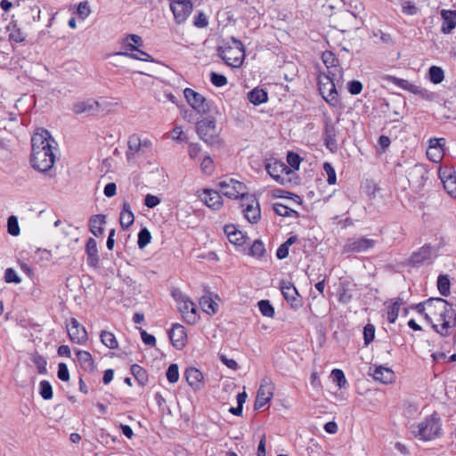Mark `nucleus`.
Returning a JSON list of instances; mask_svg holds the SVG:
<instances>
[{
  "instance_id": "nucleus-58",
  "label": "nucleus",
  "mask_w": 456,
  "mask_h": 456,
  "mask_svg": "<svg viewBox=\"0 0 456 456\" xmlns=\"http://www.w3.org/2000/svg\"><path fill=\"white\" fill-rule=\"evenodd\" d=\"M273 196L276 198H288L293 200L295 202L301 204L302 199L297 194L287 191L284 190L277 189L273 191Z\"/></svg>"
},
{
  "instance_id": "nucleus-41",
  "label": "nucleus",
  "mask_w": 456,
  "mask_h": 456,
  "mask_svg": "<svg viewBox=\"0 0 456 456\" xmlns=\"http://www.w3.org/2000/svg\"><path fill=\"white\" fill-rule=\"evenodd\" d=\"M435 303L439 304V305H444V304L449 305V302L445 299H443L441 297H431L424 302L417 304L414 306V309H416L417 312L419 313L420 314H425V305H427L428 307H431V305Z\"/></svg>"
},
{
  "instance_id": "nucleus-63",
  "label": "nucleus",
  "mask_w": 456,
  "mask_h": 456,
  "mask_svg": "<svg viewBox=\"0 0 456 456\" xmlns=\"http://www.w3.org/2000/svg\"><path fill=\"white\" fill-rule=\"evenodd\" d=\"M91 13V9L87 1L80 2L77 8V14L82 20L86 19Z\"/></svg>"
},
{
  "instance_id": "nucleus-60",
  "label": "nucleus",
  "mask_w": 456,
  "mask_h": 456,
  "mask_svg": "<svg viewBox=\"0 0 456 456\" xmlns=\"http://www.w3.org/2000/svg\"><path fill=\"white\" fill-rule=\"evenodd\" d=\"M375 338V326L368 323L363 328L364 345H370Z\"/></svg>"
},
{
  "instance_id": "nucleus-24",
  "label": "nucleus",
  "mask_w": 456,
  "mask_h": 456,
  "mask_svg": "<svg viewBox=\"0 0 456 456\" xmlns=\"http://www.w3.org/2000/svg\"><path fill=\"white\" fill-rule=\"evenodd\" d=\"M445 144L444 138H434L430 140V146L427 151L428 158L433 161L437 162L442 158V150Z\"/></svg>"
},
{
  "instance_id": "nucleus-9",
  "label": "nucleus",
  "mask_w": 456,
  "mask_h": 456,
  "mask_svg": "<svg viewBox=\"0 0 456 456\" xmlns=\"http://www.w3.org/2000/svg\"><path fill=\"white\" fill-rule=\"evenodd\" d=\"M170 9L176 23H183L192 11L191 0H172Z\"/></svg>"
},
{
  "instance_id": "nucleus-53",
  "label": "nucleus",
  "mask_w": 456,
  "mask_h": 456,
  "mask_svg": "<svg viewBox=\"0 0 456 456\" xmlns=\"http://www.w3.org/2000/svg\"><path fill=\"white\" fill-rule=\"evenodd\" d=\"M330 376H331L333 381L337 383V385L338 386L339 388L345 387L346 385L347 384L346 376L342 370L334 369L331 371Z\"/></svg>"
},
{
  "instance_id": "nucleus-55",
  "label": "nucleus",
  "mask_w": 456,
  "mask_h": 456,
  "mask_svg": "<svg viewBox=\"0 0 456 456\" xmlns=\"http://www.w3.org/2000/svg\"><path fill=\"white\" fill-rule=\"evenodd\" d=\"M215 164L209 156H205L201 160V173L206 175H211L215 171Z\"/></svg>"
},
{
  "instance_id": "nucleus-46",
  "label": "nucleus",
  "mask_w": 456,
  "mask_h": 456,
  "mask_svg": "<svg viewBox=\"0 0 456 456\" xmlns=\"http://www.w3.org/2000/svg\"><path fill=\"white\" fill-rule=\"evenodd\" d=\"M151 240V234L146 227H142L138 232L137 245L140 249L144 248Z\"/></svg>"
},
{
  "instance_id": "nucleus-35",
  "label": "nucleus",
  "mask_w": 456,
  "mask_h": 456,
  "mask_svg": "<svg viewBox=\"0 0 456 456\" xmlns=\"http://www.w3.org/2000/svg\"><path fill=\"white\" fill-rule=\"evenodd\" d=\"M130 371L140 386L144 387L148 383L147 371L139 364H132Z\"/></svg>"
},
{
  "instance_id": "nucleus-30",
  "label": "nucleus",
  "mask_w": 456,
  "mask_h": 456,
  "mask_svg": "<svg viewBox=\"0 0 456 456\" xmlns=\"http://www.w3.org/2000/svg\"><path fill=\"white\" fill-rule=\"evenodd\" d=\"M334 73L329 71L327 76H324V79L327 80L328 94L324 95L323 99L331 106H336L338 103V91L333 82Z\"/></svg>"
},
{
  "instance_id": "nucleus-33",
  "label": "nucleus",
  "mask_w": 456,
  "mask_h": 456,
  "mask_svg": "<svg viewBox=\"0 0 456 456\" xmlns=\"http://www.w3.org/2000/svg\"><path fill=\"white\" fill-rule=\"evenodd\" d=\"M248 101L254 105L257 106L268 100V94L263 88L256 87L248 93Z\"/></svg>"
},
{
  "instance_id": "nucleus-31",
  "label": "nucleus",
  "mask_w": 456,
  "mask_h": 456,
  "mask_svg": "<svg viewBox=\"0 0 456 456\" xmlns=\"http://www.w3.org/2000/svg\"><path fill=\"white\" fill-rule=\"evenodd\" d=\"M203 192L206 195L204 199V203L209 208L216 210L219 209L223 206L222 196L219 194L218 191L209 189H204Z\"/></svg>"
},
{
  "instance_id": "nucleus-64",
  "label": "nucleus",
  "mask_w": 456,
  "mask_h": 456,
  "mask_svg": "<svg viewBox=\"0 0 456 456\" xmlns=\"http://www.w3.org/2000/svg\"><path fill=\"white\" fill-rule=\"evenodd\" d=\"M443 184L448 194L452 198H456V176L444 181Z\"/></svg>"
},
{
  "instance_id": "nucleus-16",
  "label": "nucleus",
  "mask_w": 456,
  "mask_h": 456,
  "mask_svg": "<svg viewBox=\"0 0 456 456\" xmlns=\"http://www.w3.org/2000/svg\"><path fill=\"white\" fill-rule=\"evenodd\" d=\"M86 264L93 269L100 267V256L95 239L90 237L86 243Z\"/></svg>"
},
{
  "instance_id": "nucleus-15",
  "label": "nucleus",
  "mask_w": 456,
  "mask_h": 456,
  "mask_svg": "<svg viewBox=\"0 0 456 456\" xmlns=\"http://www.w3.org/2000/svg\"><path fill=\"white\" fill-rule=\"evenodd\" d=\"M101 108L98 101L89 98L85 101L77 102L72 106L75 114L96 115Z\"/></svg>"
},
{
  "instance_id": "nucleus-47",
  "label": "nucleus",
  "mask_w": 456,
  "mask_h": 456,
  "mask_svg": "<svg viewBox=\"0 0 456 456\" xmlns=\"http://www.w3.org/2000/svg\"><path fill=\"white\" fill-rule=\"evenodd\" d=\"M32 362L36 365L39 374H47V361L43 355L36 353L32 358Z\"/></svg>"
},
{
  "instance_id": "nucleus-20",
  "label": "nucleus",
  "mask_w": 456,
  "mask_h": 456,
  "mask_svg": "<svg viewBox=\"0 0 456 456\" xmlns=\"http://www.w3.org/2000/svg\"><path fill=\"white\" fill-rule=\"evenodd\" d=\"M371 375L376 381L382 384H391L395 379V372L390 368L382 365L375 366Z\"/></svg>"
},
{
  "instance_id": "nucleus-26",
  "label": "nucleus",
  "mask_w": 456,
  "mask_h": 456,
  "mask_svg": "<svg viewBox=\"0 0 456 456\" xmlns=\"http://www.w3.org/2000/svg\"><path fill=\"white\" fill-rule=\"evenodd\" d=\"M134 222V215L131 209V205L124 201L119 214V224L123 230H127Z\"/></svg>"
},
{
  "instance_id": "nucleus-10",
  "label": "nucleus",
  "mask_w": 456,
  "mask_h": 456,
  "mask_svg": "<svg viewBox=\"0 0 456 456\" xmlns=\"http://www.w3.org/2000/svg\"><path fill=\"white\" fill-rule=\"evenodd\" d=\"M273 385L270 379L264 378L257 390L254 408L258 410L265 405L273 397Z\"/></svg>"
},
{
  "instance_id": "nucleus-61",
  "label": "nucleus",
  "mask_w": 456,
  "mask_h": 456,
  "mask_svg": "<svg viewBox=\"0 0 456 456\" xmlns=\"http://www.w3.org/2000/svg\"><path fill=\"white\" fill-rule=\"evenodd\" d=\"M409 92H411L414 94L419 95L422 99H426V100H429V101L433 99V95L429 91H428L427 89L422 88L420 86H418L416 85H413V84H411L410 86Z\"/></svg>"
},
{
  "instance_id": "nucleus-29",
  "label": "nucleus",
  "mask_w": 456,
  "mask_h": 456,
  "mask_svg": "<svg viewBox=\"0 0 456 456\" xmlns=\"http://www.w3.org/2000/svg\"><path fill=\"white\" fill-rule=\"evenodd\" d=\"M224 232L226 234L229 241L234 245L241 246L246 241V236L233 224L224 225Z\"/></svg>"
},
{
  "instance_id": "nucleus-52",
  "label": "nucleus",
  "mask_w": 456,
  "mask_h": 456,
  "mask_svg": "<svg viewBox=\"0 0 456 456\" xmlns=\"http://www.w3.org/2000/svg\"><path fill=\"white\" fill-rule=\"evenodd\" d=\"M7 232L12 236H18L20 232L18 218L15 216H10L7 219Z\"/></svg>"
},
{
  "instance_id": "nucleus-49",
  "label": "nucleus",
  "mask_w": 456,
  "mask_h": 456,
  "mask_svg": "<svg viewBox=\"0 0 456 456\" xmlns=\"http://www.w3.org/2000/svg\"><path fill=\"white\" fill-rule=\"evenodd\" d=\"M265 254V248L261 240H256L249 248V255L252 256L262 257Z\"/></svg>"
},
{
  "instance_id": "nucleus-18",
  "label": "nucleus",
  "mask_w": 456,
  "mask_h": 456,
  "mask_svg": "<svg viewBox=\"0 0 456 456\" xmlns=\"http://www.w3.org/2000/svg\"><path fill=\"white\" fill-rule=\"evenodd\" d=\"M434 256V248L429 244H426L423 247H421L418 251L412 253L409 259V263L413 266L419 265L425 262L432 260Z\"/></svg>"
},
{
  "instance_id": "nucleus-17",
  "label": "nucleus",
  "mask_w": 456,
  "mask_h": 456,
  "mask_svg": "<svg viewBox=\"0 0 456 456\" xmlns=\"http://www.w3.org/2000/svg\"><path fill=\"white\" fill-rule=\"evenodd\" d=\"M168 338L172 346L177 350H181L185 346L186 333L185 329L179 323H174L172 328L167 331Z\"/></svg>"
},
{
  "instance_id": "nucleus-39",
  "label": "nucleus",
  "mask_w": 456,
  "mask_h": 456,
  "mask_svg": "<svg viewBox=\"0 0 456 456\" xmlns=\"http://www.w3.org/2000/svg\"><path fill=\"white\" fill-rule=\"evenodd\" d=\"M273 211L276 215L281 216H294L297 218L299 216V213L281 203H275L273 205Z\"/></svg>"
},
{
  "instance_id": "nucleus-2",
  "label": "nucleus",
  "mask_w": 456,
  "mask_h": 456,
  "mask_svg": "<svg viewBox=\"0 0 456 456\" xmlns=\"http://www.w3.org/2000/svg\"><path fill=\"white\" fill-rule=\"evenodd\" d=\"M217 55L232 68H240L245 59V47L242 42L234 37L216 48Z\"/></svg>"
},
{
  "instance_id": "nucleus-23",
  "label": "nucleus",
  "mask_w": 456,
  "mask_h": 456,
  "mask_svg": "<svg viewBox=\"0 0 456 456\" xmlns=\"http://www.w3.org/2000/svg\"><path fill=\"white\" fill-rule=\"evenodd\" d=\"M77 359L80 364V367L87 372H94L96 369V365L94 360L93 359L92 354L84 350L77 349L76 350Z\"/></svg>"
},
{
  "instance_id": "nucleus-51",
  "label": "nucleus",
  "mask_w": 456,
  "mask_h": 456,
  "mask_svg": "<svg viewBox=\"0 0 456 456\" xmlns=\"http://www.w3.org/2000/svg\"><path fill=\"white\" fill-rule=\"evenodd\" d=\"M438 175L442 183L445 180L456 177V170L453 166H444L439 168Z\"/></svg>"
},
{
  "instance_id": "nucleus-19",
  "label": "nucleus",
  "mask_w": 456,
  "mask_h": 456,
  "mask_svg": "<svg viewBox=\"0 0 456 456\" xmlns=\"http://www.w3.org/2000/svg\"><path fill=\"white\" fill-rule=\"evenodd\" d=\"M178 309L182 313V314L187 323L193 324L196 322L197 306L188 297L184 301H183L182 303L179 304Z\"/></svg>"
},
{
  "instance_id": "nucleus-59",
  "label": "nucleus",
  "mask_w": 456,
  "mask_h": 456,
  "mask_svg": "<svg viewBox=\"0 0 456 456\" xmlns=\"http://www.w3.org/2000/svg\"><path fill=\"white\" fill-rule=\"evenodd\" d=\"M4 279L6 283L19 284L21 282L20 277L18 275L16 271L12 267H9L5 270Z\"/></svg>"
},
{
  "instance_id": "nucleus-25",
  "label": "nucleus",
  "mask_w": 456,
  "mask_h": 456,
  "mask_svg": "<svg viewBox=\"0 0 456 456\" xmlns=\"http://www.w3.org/2000/svg\"><path fill=\"white\" fill-rule=\"evenodd\" d=\"M251 203H248L243 210L246 219L251 224H256L261 216L259 203L256 199L249 197Z\"/></svg>"
},
{
  "instance_id": "nucleus-34",
  "label": "nucleus",
  "mask_w": 456,
  "mask_h": 456,
  "mask_svg": "<svg viewBox=\"0 0 456 456\" xmlns=\"http://www.w3.org/2000/svg\"><path fill=\"white\" fill-rule=\"evenodd\" d=\"M6 28L10 32L9 33L10 42L22 43L25 41L26 36L21 31V29L18 27L17 22L15 20H12Z\"/></svg>"
},
{
  "instance_id": "nucleus-12",
  "label": "nucleus",
  "mask_w": 456,
  "mask_h": 456,
  "mask_svg": "<svg viewBox=\"0 0 456 456\" xmlns=\"http://www.w3.org/2000/svg\"><path fill=\"white\" fill-rule=\"evenodd\" d=\"M337 130L335 124L329 116L324 117L323 139L325 146L331 151H338V142L336 140Z\"/></svg>"
},
{
  "instance_id": "nucleus-42",
  "label": "nucleus",
  "mask_w": 456,
  "mask_h": 456,
  "mask_svg": "<svg viewBox=\"0 0 456 456\" xmlns=\"http://www.w3.org/2000/svg\"><path fill=\"white\" fill-rule=\"evenodd\" d=\"M118 54L128 57L131 59L142 61H149V62L154 61V59L151 54H149L148 53H146L142 50H140V49H137L135 53H118Z\"/></svg>"
},
{
  "instance_id": "nucleus-45",
  "label": "nucleus",
  "mask_w": 456,
  "mask_h": 456,
  "mask_svg": "<svg viewBox=\"0 0 456 456\" xmlns=\"http://www.w3.org/2000/svg\"><path fill=\"white\" fill-rule=\"evenodd\" d=\"M39 395L44 400H51L53 398V387L48 380L39 382Z\"/></svg>"
},
{
  "instance_id": "nucleus-54",
  "label": "nucleus",
  "mask_w": 456,
  "mask_h": 456,
  "mask_svg": "<svg viewBox=\"0 0 456 456\" xmlns=\"http://www.w3.org/2000/svg\"><path fill=\"white\" fill-rule=\"evenodd\" d=\"M166 377L167 380L174 384L176 383L179 379V368L176 363H171L167 371H166Z\"/></svg>"
},
{
  "instance_id": "nucleus-28",
  "label": "nucleus",
  "mask_w": 456,
  "mask_h": 456,
  "mask_svg": "<svg viewBox=\"0 0 456 456\" xmlns=\"http://www.w3.org/2000/svg\"><path fill=\"white\" fill-rule=\"evenodd\" d=\"M442 27L441 31L444 34H450L456 26V11L442 10Z\"/></svg>"
},
{
  "instance_id": "nucleus-7",
  "label": "nucleus",
  "mask_w": 456,
  "mask_h": 456,
  "mask_svg": "<svg viewBox=\"0 0 456 456\" xmlns=\"http://www.w3.org/2000/svg\"><path fill=\"white\" fill-rule=\"evenodd\" d=\"M220 187L224 195L230 199H249V196L246 192V185L237 180L231 178L228 182H221Z\"/></svg>"
},
{
  "instance_id": "nucleus-22",
  "label": "nucleus",
  "mask_w": 456,
  "mask_h": 456,
  "mask_svg": "<svg viewBox=\"0 0 456 456\" xmlns=\"http://www.w3.org/2000/svg\"><path fill=\"white\" fill-rule=\"evenodd\" d=\"M106 224V216L103 214L93 215L88 220L89 231L95 236L100 237L104 232L103 225Z\"/></svg>"
},
{
  "instance_id": "nucleus-8",
  "label": "nucleus",
  "mask_w": 456,
  "mask_h": 456,
  "mask_svg": "<svg viewBox=\"0 0 456 456\" xmlns=\"http://www.w3.org/2000/svg\"><path fill=\"white\" fill-rule=\"evenodd\" d=\"M53 143L57 145L50 132L45 128H38L31 137V151L54 149Z\"/></svg>"
},
{
  "instance_id": "nucleus-50",
  "label": "nucleus",
  "mask_w": 456,
  "mask_h": 456,
  "mask_svg": "<svg viewBox=\"0 0 456 456\" xmlns=\"http://www.w3.org/2000/svg\"><path fill=\"white\" fill-rule=\"evenodd\" d=\"M322 59L327 69L336 68L338 64V60L335 54L330 51L322 53Z\"/></svg>"
},
{
  "instance_id": "nucleus-38",
  "label": "nucleus",
  "mask_w": 456,
  "mask_h": 456,
  "mask_svg": "<svg viewBox=\"0 0 456 456\" xmlns=\"http://www.w3.org/2000/svg\"><path fill=\"white\" fill-rule=\"evenodd\" d=\"M450 278L447 274H440L437 278V289L440 294L444 297H448L450 295Z\"/></svg>"
},
{
  "instance_id": "nucleus-5",
  "label": "nucleus",
  "mask_w": 456,
  "mask_h": 456,
  "mask_svg": "<svg viewBox=\"0 0 456 456\" xmlns=\"http://www.w3.org/2000/svg\"><path fill=\"white\" fill-rule=\"evenodd\" d=\"M55 162L53 149L31 151L30 164L34 169L46 173L52 169Z\"/></svg>"
},
{
  "instance_id": "nucleus-62",
  "label": "nucleus",
  "mask_w": 456,
  "mask_h": 456,
  "mask_svg": "<svg viewBox=\"0 0 456 456\" xmlns=\"http://www.w3.org/2000/svg\"><path fill=\"white\" fill-rule=\"evenodd\" d=\"M338 301L343 304H348L352 299V294L345 284H341L338 290Z\"/></svg>"
},
{
  "instance_id": "nucleus-56",
  "label": "nucleus",
  "mask_w": 456,
  "mask_h": 456,
  "mask_svg": "<svg viewBox=\"0 0 456 456\" xmlns=\"http://www.w3.org/2000/svg\"><path fill=\"white\" fill-rule=\"evenodd\" d=\"M302 161V158L294 151H289L287 154V162L289 165L292 170H298L300 167V163Z\"/></svg>"
},
{
  "instance_id": "nucleus-40",
  "label": "nucleus",
  "mask_w": 456,
  "mask_h": 456,
  "mask_svg": "<svg viewBox=\"0 0 456 456\" xmlns=\"http://www.w3.org/2000/svg\"><path fill=\"white\" fill-rule=\"evenodd\" d=\"M428 78L435 85L443 82L444 78V72L443 69L435 65L431 66L428 69Z\"/></svg>"
},
{
  "instance_id": "nucleus-4",
  "label": "nucleus",
  "mask_w": 456,
  "mask_h": 456,
  "mask_svg": "<svg viewBox=\"0 0 456 456\" xmlns=\"http://www.w3.org/2000/svg\"><path fill=\"white\" fill-rule=\"evenodd\" d=\"M265 169L270 176L281 185H287L291 183L289 175L293 173V170L284 162L271 159L266 162Z\"/></svg>"
},
{
  "instance_id": "nucleus-1",
  "label": "nucleus",
  "mask_w": 456,
  "mask_h": 456,
  "mask_svg": "<svg viewBox=\"0 0 456 456\" xmlns=\"http://www.w3.org/2000/svg\"><path fill=\"white\" fill-rule=\"evenodd\" d=\"M217 114L216 108H211L206 99L201 96V140L210 146H219L222 143L219 129L216 127Z\"/></svg>"
},
{
  "instance_id": "nucleus-27",
  "label": "nucleus",
  "mask_w": 456,
  "mask_h": 456,
  "mask_svg": "<svg viewBox=\"0 0 456 456\" xmlns=\"http://www.w3.org/2000/svg\"><path fill=\"white\" fill-rule=\"evenodd\" d=\"M205 294L201 296V311L204 313L212 315L218 312L219 305L213 298L212 293L204 289Z\"/></svg>"
},
{
  "instance_id": "nucleus-43",
  "label": "nucleus",
  "mask_w": 456,
  "mask_h": 456,
  "mask_svg": "<svg viewBox=\"0 0 456 456\" xmlns=\"http://www.w3.org/2000/svg\"><path fill=\"white\" fill-rule=\"evenodd\" d=\"M401 305H403V299L398 297L391 305L388 306L387 320L390 323H394L397 319Z\"/></svg>"
},
{
  "instance_id": "nucleus-37",
  "label": "nucleus",
  "mask_w": 456,
  "mask_h": 456,
  "mask_svg": "<svg viewBox=\"0 0 456 456\" xmlns=\"http://www.w3.org/2000/svg\"><path fill=\"white\" fill-rule=\"evenodd\" d=\"M102 343L110 349H117L118 342L113 333L102 330L100 335Z\"/></svg>"
},
{
  "instance_id": "nucleus-48",
  "label": "nucleus",
  "mask_w": 456,
  "mask_h": 456,
  "mask_svg": "<svg viewBox=\"0 0 456 456\" xmlns=\"http://www.w3.org/2000/svg\"><path fill=\"white\" fill-rule=\"evenodd\" d=\"M209 80L211 84L216 87L224 86L228 83L227 77L224 75L215 71L210 72Z\"/></svg>"
},
{
  "instance_id": "nucleus-3",
  "label": "nucleus",
  "mask_w": 456,
  "mask_h": 456,
  "mask_svg": "<svg viewBox=\"0 0 456 456\" xmlns=\"http://www.w3.org/2000/svg\"><path fill=\"white\" fill-rule=\"evenodd\" d=\"M442 434L441 419L437 412H434L425 421L418 425L417 435L421 439L428 441L433 440Z\"/></svg>"
},
{
  "instance_id": "nucleus-11",
  "label": "nucleus",
  "mask_w": 456,
  "mask_h": 456,
  "mask_svg": "<svg viewBox=\"0 0 456 456\" xmlns=\"http://www.w3.org/2000/svg\"><path fill=\"white\" fill-rule=\"evenodd\" d=\"M376 245V240L367 239L365 237L358 239H349L344 246L343 252L345 253H362Z\"/></svg>"
},
{
  "instance_id": "nucleus-57",
  "label": "nucleus",
  "mask_w": 456,
  "mask_h": 456,
  "mask_svg": "<svg viewBox=\"0 0 456 456\" xmlns=\"http://www.w3.org/2000/svg\"><path fill=\"white\" fill-rule=\"evenodd\" d=\"M183 94L189 105L200 104V93H197L191 88H185Z\"/></svg>"
},
{
  "instance_id": "nucleus-36",
  "label": "nucleus",
  "mask_w": 456,
  "mask_h": 456,
  "mask_svg": "<svg viewBox=\"0 0 456 456\" xmlns=\"http://www.w3.org/2000/svg\"><path fill=\"white\" fill-rule=\"evenodd\" d=\"M41 10L37 4H28L23 7V15L28 18V22L39 20Z\"/></svg>"
},
{
  "instance_id": "nucleus-44",
  "label": "nucleus",
  "mask_w": 456,
  "mask_h": 456,
  "mask_svg": "<svg viewBox=\"0 0 456 456\" xmlns=\"http://www.w3.org/2000/svg\"><path fill=\"white\" fill-rule=\"evenodd\" d=\"M257 305H258V309H259L260 313L264 316L269 317V318H273L274 316V314H275L274 307L273 306V305L270 303L269 300L262 299V300L258 301Z\"/></svg>"
},
{
  "instance_id": "nucleus-6",
  "label": "nucleus",
  "mask_w": 456,
  "mask_h": 456,
  "mask_svg": "<svg viewBox=\"0 0 456 456\" xmlns=\"http://www.w3.org/2000/svg\"><path fill=\"white\" fill-rule=\"evenodd\" d=\"M183 379H185L189 390H186L188 398L193 404L199 403L200 398L198 396V391L200 389V370L196 367H188L183 372Z\"/></svg>"
},
{
  "instance_id": "nucleus-14",
  "label": "nucleus",
  "mask_w": 456,
  "mask_h": 456,
  "mask_svg": "<svg viewBox=\"0 0 456 456\" xmlns=\"http://www.w3.org/2000/svg\"><path fill=\"white\" fill-rule=\"evenodd\" d=\"M280 287L284 298L293 308H298L302 305L299 294L293 283L281 281Z\"/></svg>"
},
{
  "instance_id": "nucleus-32",
  "label": "nucleus",
  "mask_w": 456,
  "mask_h": 456,
  "mask_svg": "<svg viewBox=\"0 0 456 456\" xmlns=\"http://www.w3.org/2000/svg\"><path fill=\"white\" fill-rule=\"evenodd\" d=\"M127 147H128V150L126 152V156L127 160L129 161L134 158L135 153H137L141 151L142 140L140 139V137L137 134H134L130 135L128 138Z\"/></svg>"
},
{
  "instance_id": "nucleus-13",
  "label": "nucleus",
  "mask_w": 456,
  "mask_h": 456,
  "mask_svg": "<svg viewBox=\"0 0 456 456\" xmlns=\"http://www.w3.org/2000/svg\"><path fill=\"white\" fill-rule=\"evenodd\" d=\"M67 331L69 339L73 343L84 344L87 340V332L76 318H71L70 322L67 325Z\"/></svg>"
},
{
  "instance_id": "nucleus-21",
  "label": "nucleus",
  "mask_w": 456,
  "mask_h": 456,
  "mask_svg": "<svg viewBox=\"0 0 456 456\" xmlns=\"http://www.w3.org/2000/svg\"><path fill=\"white\" fill-rule=\"evenodd\" d=\"M200 104L189 105L188 109L183 110V118L193 125L194 132L200 135Z\"/></svg>"
}]
</instances>
